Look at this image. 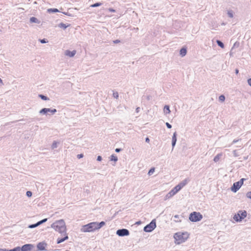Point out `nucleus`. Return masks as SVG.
I'll return each mask as SVG.
<instances>
[{
    "instance_id": "nucleus-1",
    "label": "nucleus",
    "mask_w": 251,
    "mask_h": 251,
    "mask_svg": "<svg viewBox=\"0 0 251 251\" xmlns=\"http://www.w3.org/2000/svg\"><path fill=\"white\" fill-rule=\"evenodd\" d=\"M105 225V223L102 221L100 223L91 222L87 225H84L80 229L81 231L84 232H93L96 230L100 229Z\"/></svg>"
},
{
    "instance_id": "nucleus-2",
    "label": "nucleus",
    "mask_w": 251,
    "mask_h": 251,
    "mask_svg": "<svg viewBox=\"0 0 251 251\" xmlns=\"http://www.w3.org/2000/svg\"><path fill=\"white\" fill-rule=\"evenodd\" d=\"M51 227L61 234L66 233V226L63 220L56 221L51 224Z\"/></svg>"
},
{
    "instance_id": "nucleus-3",
    "label": "nucleus",
    "mask_w": 251,
    "mask_h": 251,
    "mask_svg": "<svg viewBox=\"0 0 251 251\" xmlns=\"http://www.w3.org/2000/svg\"><path fill=\"white\" fill-rule=\"evenodd\" d=\"M174 237L176 240L177 244H180L184 242L188 238V234L187 232H177L175 234Z\"/></svg>"
},
{
    "instance_id": "nucleus-4",
    "label": "nucleus",
    "mask_w": 251,
    "mask_h": 251,
    "mask_svg": "<svg viewBox=\"0 0 251 251\" xmlns=\"http://www.w3.org/2000/svg\"><path fill=\"white\" fill-rule=\"evenodd\" d=\"M202 217V215L200 212H193L190 214L189 219L191 222H196L200 221Z\"/></svg>"
},
{
    "instance_id": "nucleus-5",
    "label": "nucleus",
    "mask_w": 251,
    "mask_h": 251,
    "mask_svg": "<svg viewBox=\"0 0 251 251\" xmlns=\"http://www.w3.org/2000/svg\"><path fill=\"white\" fill-rule=\"evenodd\" d=\"M156 226V221L155 219H153L149 224L144 227V230L147 232H151Z\"/></svg>"
},
{
    "instance_id": "nucleus-6",
    "label": "nucleus",
    "mask_w": 251,
    "mask_h": 251,
    "mask_svg": "<svg viewBox=\"0 0 251 251\" xmlns=\"http://www.w3.org/2000/svg\"><path fill=\"white\" fill-rule=\"evenodd\" d=\"M245 178H242L239 181L234 182L231 188V190L233 192H236L243 184Z\"/></svg>"
},
{
    "instance_id": "nucleus-7",
    "label": "nucleus",
    "mask_w": 251,
    "mask_h": 251,
    "mask_svg": "<svg viewBox=\"0 0 251 251\" xmlns=\"http://www.w3.org/2000/svg\"><path fill=\"white\" fill-rule=\"evenodd\" d=\"M179 190L180 187L177 186L176 185L166 195L165 199L167 200L170 199L177 193Z\"/></svg>"
},
{
    "instance_id": "nucleus-8",
    "label": "nucleus",
    "mask_w": 251,
    "mask_h": 251,
    "mask_svg": "<svg viewBox=\"0 0 251 251\" xmlns=\"http://www.w3.org/2000/svg\"><path fill=\"white\" fill-rule=\"evenodd\" d=\"M116 234L121 237L128 236L129 235V231L127 229L122 228L117 230Z\"/></svg>"
},
{
    "instance_id": "nucleus-9",
    "label": "nucleus",
    "mask_w": 251,
    "mask_h": 251,
    "mask_svg": "<svg viewBox=\"0 0 251 251\" xmlns=\"http://www.w3.org/2000/svg\"><path fill=\"white\" fill-rule=\"evenodd\" d=\"M57 110L56 109H51L50 108H44L39 111V113L41 114H46L48 112H51L52 114H54L56 112Z\"/></svg>"
},
{
    "instance_id": "nucleus-10",
    "label": "nucleus",
    "mask_w": 251,
    "mask_h": 251,
    "mask_svg": "<svg viewBox=\"0 0 251 251\" xmlns=\"http://www.w3.org/2000/svg\"><path fill=\"white\" fill-rule=\"evenodd\" d=\"M33 245L31 244H25L21 248V251H30L32 250Z\"/></svg>"
},
{
    "instance_id": "nucleus-11",
    "label": "nucleus",
    "mask_w": 251,
    "mask_h": 251,
    "mask_svg": "<svg viewBox=\"0 0 251 251\" xmlns=\"http://www.w3.org/2000/svg\"><path fill=\"white\" fill-rule=\"evenodd\" d=\"M62 235H63L64 237L63 238H58L57 240V244H60L65 240H67L68 239V236L66 233H64L63 234H61Z\"/></svg>"
},
{
    "instance_id": "nucleus-12",
    "label": "nucleus",
    "mask_w": 251,
    "mask_h": 251,
    "mask_svg": "<svg viewBox=\"0 0 251 251\" xmlns=\"http://www.w3.org/2000/svg\"><path fill=\"white\" fill-rule=\"evenodd\" d=\"M190 181V179L188 178H185L183 180H182L180 183H179L177 186L180 187V190L185 186Z\"/></svg>"
},
{
    "instance_id": "nucleus-13",
    "label": "nucleus",
    "mask_w": 251,
    "mask_h": 251,
    "mask_svg": "<svg viewBox=\"0 0 251 251\" xmlns=\"http://www.w3.org/2000/svg\"><path fill=\"white\" fill-rule=\"evenodd\" d=\"M177 134L176 132H175L173 134V137H172V150H173L174 148L175 147L176 142L177 141L176 138Z\"/></svg>"
},
{
    "instance_id": "nucleus-14",
    "label": "nucleus",
    "mask_w": 251,
    "mask_h": 251,
    "mask_svg": "<svg viewBox=\"0 0 251 251\" xmlns=\"http://www.w3.org/2000/svg\"><path fill=\"white\" fill-rule=\"evenodd\" d=\"M76 54V50H74L70 51L69 50H66L65 52V55L70 57H73Z\"/></svg>"
},
{
    "instance_id": "nucleus-15",
    "label": "nucleus",
    "mask_w": 251,
    "mask_h": 251,
    "mask_svg": "<svg viewBox=\"0 0 251 251\" xmlns=\"http://www.w3.org/2000/svg\"><path fill=\"white\" fill-rule=\"evenodd\" d=\"M238 213H240V216L241 221L243 219H244L245 218H246L247 217V213L246 211H245V210H244V211L240 210L238 212Z\"/></svg>"
},
{
    "instance_id": "nucleus-16",
    "label": "nucleus",
    "mask_w": 251,
    "mask_h": 251,
    "mask_svg": "<svg viewBox=\"0 0 251 251\" xmlns=\"http://www.w3.org/2000/svg\"><path fill=\"white\" fill-rule=\"evenodd\" d=\"M46 244L44 243H39L37 245V248L40 251H43L45 250Z\"/></svg>"
},
{
    "instance_id": "nucleus-17",
    "label": "nucleus",
    "mask_w": 251,
    "mask_h": 251,
    "mask_svg": "<svg viewBox=\"0 0 251 251\" xmlns=\"http://www.w3.org/2000/svg\"><path fill=\"white\" fill-rule=\"evenodd\" d=\"M179 53H180V55L182 57L184 56L186 54V53H187V50H186V49L185 48H181L180 49V50Z\"/></svg>"
},
{
    "instance_id": "nucleus-18",
    "label": "nucleus",
    "mask_w": 251,
    "mask_h": 251,
    "mask_svg": "<svg viewBox=\"0 0 251 251\" xmlns=\"http://www.w3.org/2000/svg\"><path fill=\"white\" fill-rule=\"evenodd\" d=\"M47 11L49 14L59 12V10L57 8H49L47 9Z\"/></svg>"
},
{
    "instance_id": "nucleus-19",
    "label": "nucleus",
    "mask_w": 251,
    "mask_h": 251,
    "mask_svg": "<svg viewBox=\"0 0 251 251\" xmlns=\"http://www.w3.org/2000/svg\"><path fill=\"white\" fill-rule=\"evenodd\" d=\"M70 26V25L69 24H65L64 23H60L58 25V26L60 28H63L64 29H65L67 27L69 26Z\"/></svg>"
},
{
    "instance_id": "nucleus-20",
    "label": "nucleus",
    "mask_w": 251,
    "mask_h": 251,
    "mask_svg": "<svg viewBox=\"0 0 251 251\" xmlns=\"http://www.w3.org/2000/svg\"><path fill=\"white\" fill-rule=\"evenodd\" d=\"M233 219L236 221V222H240L241 221L240 216V213H237L234 215L233 216Z\"/></svg>"
},
{
    "instance_id": "nucleus-21",
    "label": "nucleus",
    "mask_w": 251,
    "mask_h": 251,
    "mask_svg": "<svg viewBox=\"0 0 251 251\" xmlns=\"http://www.w3.org/2000/svg\"><path fill=\"white\" fill-rule=\"evenodd\" d=\"M164 112L165 114H169L171 112L169 105H165L164 107Z\"/></svg>"
},
{
    "instance_id": "nucleus-22",
    "label": "nucleus",
    "mask_w": 251,
    "mask_h": 251,
    "mask_svg": "<svg viewBox=\"0 0 251 251\" xmlns=\"http://www.w3.org/2000/svg\"><path fill=\"white\" fill-rule=\"evenodd\" d=\"M222 155V153H219L217 155H216L214 158V159H213L214 161L215 162H217L219 161V160H220Z\"/></svg>"
},
{
    "instance_id": "nucleus-23",
    "label": "nucleus",
    "mask_w": 251,
    "mask_h": 251,
    "mask_svg": "<svg viewBox=\"0 0 251 251\" xmlns=\"http://www.w3.org/2000/svg\"><path fill=\"white\" fill-rule=\"evenodd\" d=\"M30 23H40V21L35 17H32L30 19Z\"/></svg>"
},
{
    "instance_id": "nucleus-24",
    "label": "nucleus",
    "mask_w": 251,
    "mask_h": 251,
    "mask_svg": "<svg viewBox=\"0 0 251 251\" xmlns=\"http://www.w3.org/2000/svg\"><path fill=\"white\" fill-rule=\"evenodd\" d=\"M59 142H56L55 141H53V142L52 143V144L51 145V149L52 150L54 149H56L58 147V145L59 144Z\"/></svg>"
},
{
    "instance_id": "nucleus-25",
    "label": "nucleus",
    "mask_w": 251,
    "mask_h": 251,
    "mask_svg": "<svg viewBox=\"0 0 251 251\" xmlns=\"http://www.w3.org/2000/svg\"><path fill=\"white\" fill-rule=\"evenodd\" d=\"M39 97L42 100H49V98L48 97H47V96H46L45 95H42V94L39 95Z\"/></svg>"
},
{
    "instance_id": "nucleus-26",
    "label": "nucleus",
    "mask_w": 251,
    "mask_h": 251,
    "mask_svg": "<svg viewBox=\"0 0 251 251\" xmlns=\"http://www.w3.org/2000/svg\"><path fill=\"white\" fill-rule=\"evenodd\" d=\"M216 43L218 44V45L219 47H220L221 48H224V43L222 41H221L220 40H217L216 41Z\"/></svg>"
},
{
    "instance_id": "nucleus-27",
    "label": "nucleus",
    "mask_w": 251,
    "mask_h": 251,
    "mask_svg": "<svg viewBox=\"0 0 251 251\" xmlns=\"http://www.w3.org/2000/svg\"><path fill=\"white\" fill-rule=\"evenodd\" d=\"M6 251H21V248L20 247H17L11 250L6 249Z\"/></svg>"
},
{
    "instance_id": "nucleus-28",
    "label": "nucleus",
    "mask_w": 251,
    "mask_h": 251,
    "mask_svg": "<svg viewBox=\"0 0 251 251\" xmlns=\"http://www.w3.org/2000/svg\"><path fill=\"white\" fill-rule=\"evenodd\" d=\"M110 160L111 161H114L115 162H116L118 160V158L115 155L112 154V155H111Z\"/></svg>"
},
{
    "instance_id": "nucleus-29",
    "label": "nucleus",
    "mask_w": 251,
    "mask_h": 251,
    "mask_svg": "<svg viewBox=\"0 0 251 251\" xmlns=\"http://www.w3.org/2000/svg\"><path fill=\"white\" fill-rule=\"evenodd\" d=\"M102 5V3L101 2H97L93 4H92L90 6L92 7H96L98 6H100Z\"/></svg>"
},
{
    "instance_id": "nucleus-30",
    "label": "nucleus",
    "mask_w": 251,
    "mask_h": 251,
    "mask_svg": "<svg viewBox=\"0 0 251 251\" xmlns=\"http://www.w3.org/2000/svg\"><path fill=\"white\" fill-rule=\"evenodd\" d=\"M219 101H220L221 102L224 101L225 100V97L224 95H221L219 97Z\"/></svg>"
},
{
    "instance_id": "nucleus-31",
    "label": "nucleus",
    "mask_w": 251,
    "mask_h": 251,
    "mask_svg": "<svg viewBox=\"0 0 251 251\" xmlns=\"http://www.w3.org/2000/svg\"><path fill=\"white\" fill-rule=\"evenodd\" d=\"M155 169L154 168H151L148 172V175L149 176L151 175L154 172Z\"/></svg>"
},
{
    "instance_id": "nucleus-32",
    "label": "nucleus",
    "mask_w": 251,
    "mask_h": 251,
    "mask_svg": "<svg viewBox=\"0 0 251 251\" xmlns=\"http://www.w3.org/2000/svg\"><path fill=\"white\" fill-rule=\"evenodd\" d=\"M37 226H38V225H37V223H36V224H34L30 225L28 226V227L30 228H35V227H36Z\"/></svg>"
},
{
    "instance_id": "nucleus-33",
    "label": "nucleus",
    "mask_w": 251,
    "mask_h": 251,
    "mask_svg": "<svg viewBox=\"0 0 251 251\" xmlns=\"http://www.w3.org/2000/svg\"><path fill=\"white\" fill-rule=\"evenodd\" d=\"M40 43L42 44L46 43L48 42V41L46 39H39Z\"/></svg>"
},
{
    "instance_id": "nucleus-34",
    "label": "nucleus",
    "mask_w": 251,
    "mask_h": 251,
    "mask_svg": "<svg viewBox=\"0 0 251 251\" xmlns=\"http://www.w3.org/2000/svg\"><path fill=\"white\" fill-rule=\"evenodd\" d=\"M113 96L116 99H118L119 98V94L117 92H114L113 94Z\"/></svg>"
},
{
    "instance_id": "nucleus-35",
    "label": "nucleus",
    "mask_w": 251,
    "mask_h": 251,
    "mask_svg": "<svg viewBox=\"0 0 251 251\" xmlns=\"http://www.w3.org/2000/svg\"><path fill=\"white\" fill-rule=\"evenodd\" d=\"M26 195L28 197H30L32 195V193L30 191H28L26 192Z\"/></svg>"
},
{
    "instance_id": "nucleus-36",
    "label": "nucleus",
    "mask_w": 251,
    "mask_h": 251,
    "mask_svg": "<svg viewBox=\"0 0 251 251\" xmlns=\"http://www.w3.org/2000/svg\"><path fill=\"white\" fill-rule=\"evenodd\" d=\"M246 196H247V198L251 199V192H248L246 194Z\"/></svg>"
},
{
    "instance_id": "nucleus-37",
    "label": "nucleus",
    "mask_w": 251,
    "mask_h": 251,
    "mask_svg": "<svg viewBox=\"0 0 251 251\" xmlns=\"http://www.w3.org/2000/svg\"><path fill=\"white\" fill-rule=\"evenodd\" d=\"M233 153L234 156L237 157L239 156V154L237 152V150H234L233 151Z\"/></svg>"
},
{
    "instance_id": "nucleus-38",
    "label": "nucleus",
    "mask_w": 251,
    "mask_h": 251,
    "mask_svg": "<svg viewBox=\"0 0 251 251\" xmlns=\"http://www.w3.org/2000/svg\"><path fill=\"white\" fill-rule=\"evenodd\" d=\"M228 16H233V13L232 10H229L227 11Z\"/></svg>"
},
{
    "instance_id": "nucleus-39",
    "label": "nucleus",
    "mask_w": 251,
    "mask_h": 251,
    "mask_svg": "<svg viewBox=\"0 0 251 251\" xmlns=\"http://www.w3.org/2000/svg\"><path fill=\"white\" fill-rule=\"evenodd\" d=\"M166 125L167 126V127L168 128H172V125L171 124H170L169 123L167 122L166 123Z\"/></svg>"
},
{
    "instance_id": "nucleus-40",
    "label": "nucleus",
    "mask_w": 251,
    "mask_h": 251,
    "mask_svg": "<svg viewBox=\"0 0 251 251\" xmlns=\"http://www.w3.org/2000/svg\"><path fill=\"white\" fill-rule=\"evenodd\" d=\"M83 156V154H78L77 155V157L78 158V159H80L81 158H82Z\"/></svg>"
},
{
    "instance_id": "nucleus-41",
    "label": "nucleus",
    "mask_w": 251,
    "mask_h": 251,
    "mask_svg": "<svg viewBox=\"0 0 251 251\" xmlns=\"http://www.w3.org/2000/svg\"><path fill=\"white\" fill-rule=\"evenodd\" d=\"M107 10L109 12H115V10H114V9L113 8H108L107 9Z\"/></svg>"
},
{
    "instance_id": "nucleus-42",
    "label": "nucleus",
    "mask_w": 251,
    "mask_h": 251,
    "mask_svg": "<svg viewBox=\"0 0 251 251\" xmlns=\"http://www.w3.org/2000/svg\"><path fill=\"white\" fill-rule=\"evenodd\" d=\"M122 151V149L120 148H117L115 149V151L116 152H119Z\"/></svg>"
},
{
    "instance_id": "nucleus-43",
    "label": "nucleus",
    "mask_w": 251,
    "mask_h": 251,
    "mask_svg": "<svg viewBox=\"0 0 251 251\" xmlns=\"http://www.w3.org/2000/svg\"><path fill=\"white\" fill-rule=\"evenodd\" d=\"M102 160V157L100 155H99L98 157H97V160L99 161H100Z\"/></svg>"
},
{
    "instance_id": "nucleus-44",
    "label": "nucleus",
    "mask_w": 251,
    "mask_h": 251,
    "mask_svg": "<svg viewBox=\"0 0 251 251\" xmlns=\"http://www.w3.org/2000/svg\"><path fill=\"white\" fill-rule=\"evenodd\" d=\"M47 220H48V219L47 218H45V219H43V220H42L41 221L42 224H43V223H45L46 222H47Z\"/></svg>"
},
{
    "instance_id": "nucleus-45",
    "label": "nucleus",
    "mask_w": 251,
    "mask_h": 251,
    "mask_svg": "<svg viewBox=\"0 0 251 251\" xmlns=\"http://www.w3.org/2000/svg\"><path fill=\"white\" fill-rule=\"evenodd\" d=\"M47 220H48V219L47 218H45V219H43V220H42L41 221L42 224H43V223H45L46 222H47Z\"/></svg>"
},
{
    "instance_id": "nucleus-46",
    "label": "nucleus",
    "mask_w": 251,
    "mask_h": 251,
    "mask_svg": "<svg viewBox=\"0 0 251 251\" xmlns=\"http://www.w3.org/2000/svg\"><path fill=\"white\" fill-rule=\"evenodd\" d=\"M248 84L251 86V78H249L248 80Z\"/></svg>"
},
{
    "instance_id": "nucleus-47",
    "label": "nucleus",
    "mask_w": 251,
    "mask_h": 251,
    "mask_svg": "<svg viewBox=\"0 0 251 251\" xmlns=\"http://www.w3.org/2000/svg\"><path fill=\"white\" fill-rule=\"evenodd\" d=\"M114 43L117 44L120 42V41L119 40H116L113 41Z\"/></svg>"
},
{
    "instance_id": "nucleus-48",
    "label": "nucleus",
    "mask_w": 251,
    "mask_h": 251,
    "mask_svg": "<svg viewBox=\"0 0 251 251\" xmlns=\"http://www.w3.org/2000/svg\"><path fill=\"white\" fill-rule=\"evenodd\" d=\"M140 108L139 107H138L136 108V112L137 113H138L140 111Z\"/></svg>"
},
{
    "instance_id": "nucleus-49",
    "label": "nucleus",
    "mask_w": 251,
    "mask_h": 251,
    "mask_svg": "<svg viewBox=\"0 0 251 251\" xmlns=\"http://www.w3.org/2000/svg\"><path fill=\"white\" fill-rule=\"evenodd\" d=\"M238 141H239V140L234 139V140L232 141V144H235V143H237Z\"/></svg>"
},
{
    "instance_id": "nucleus-50",
    "label": "nucleus",
    "mask_w": 251,
    "mask_h": 251,
    "mask_svg": "<svg viewBox=\"0 0 251 251\" xmlns=\"http://www.w3.org/2000/svg\"><path fill=\"white\" fill-rule=\"evenodd\" d=\"M37 224L38 226H40V225L42 224V222H41V221H40L38 222L37 223Z\"/></svg>"
},
{
    "instance_id": "nucleus-51",
    "label": "nucleus",
    "mask_w": 251,
    "mask_h": 251,
    "mask_svg": "<svg viewBox=\"0 0 251 251\" xmlns=\"http://www.w3.org/2000/svg\"><path fill=\"white\" fill-rule=\"evenodd\" d=\"M146 142L149 143L150 142V139L148 137H147L145 139Z\"/></svg>"
},
{
    "instance_id": "nucleus-52",
    "label": "nucleus",
    "mask_w": 251,
    "mask_h": 251,
    "mask_svg": "<svg viewBox=\"0 0 251 251\" xmlns=\"http://www.w3.org/2000/svg\"><path fill=\"white\" fill-rule=\"evenodd\" d=\"M179 215H176L174 216V218H176V219H178L179 218Z\"/></svg>"
},
{
    "instance_id": "nucleus-53",
    "label": "nucleus",
    "mask_w": 251,
    "mask_h": 251,
    "mask_svg": "<svg viewBox=\"0 0 251 251\" xmlns=\"http://www.w3.org/2000/svg\"><path fill=\"white\" fill-rule=\"evenodd\" d=\"M239 73V70L238 69L235 70V73L237 74Z\"/></svg>"
},
{
    "instance_id": "nucleus-54",
    "label": "nucleus",
    "mask_w": 251,
    "mask_h": 251,
    "mask_svg": "<svg viewBox=\"0 0 251 251\" xmlns=\"http://www.w3.org/2000/svg\"><path fill=\"white\" fill-rule=\"evenodd\" d=\"M0 251H6V249H0Z\"/></svg>"
},
{
    "instance_id": "nucleus-55",
    "label": "nucleus",
    "mask_w": 251,
    "mask_h": 251,
    "mask_svg": "<svg viewBox=\"0 0 251 251\" xmlns=\"http://www.w3.org/2000/svg\"><path fill=\"white\" fill-rule=\"evenodd\" d=\"M248 156H245V157H244V160H247L248 159Z\"/></svg>"
},
{
    "instance_id": "nucleus-56",
    "label": "nucleus",
    "mask_w": 251,
    "mask_h": 251,
    "mask_svg": "<svg viewBox=\"0 0 251 251\" xmlns=\"http://www.w3.org/2000/svg\"><path fill=\"white\" fill-rule=\"evenodd\" d=\"M176 222H180L181 220H175Z\"/></svg>"
},
{
    "instance_id": "nucleus-57",
    "label": "nucleus",
    "mask_w": 251,
    "mask_h": 251,
    "mask_svg": "<svg viewBox=\"0 0 251 251\" xmlns=\"http://www.w3.org/2000/svg\"><path fill=\"white\" fill-rule=\"evenodd\" d=\"M0 82L2 83V80H1V79L0 78Z\"/></svg>"
},
{
    "instance_id": "nucleus-58",
    "label": "nucleus",
    "mask_w": 251,
    "mask_h": 251,
    "mask_svg": "<svg viewBox=\"0 0 251 251\" xmlns=\"http://www.w3.org/2000/svg\"><path fill=\"white\" fill-rule=\"evenodd\" d=\"M222 25H225V24H224V23H222Z\"/></svg>"
}]
</instances>
